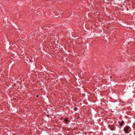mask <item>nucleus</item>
Listing matches in <instances>:
<instances>
[{
  "label": "nucleus",
  "instance_id": "nucleus-1",
  "mask_svg": "<svg viewBox=\"0 0 135 135\" xmlns=\"http://www.w3.org/2000/svg\"><path fill=\"white\" fill-rule=\"evenodd\" d=\"M130 128V127L128 126H126L124 128V131L125 133H129V129Z\"/></svg>",
  "mask_w": 135,
  "mask_h": 135
},
{
  "label": "nucleus",
  "instance_id": "nucleus-2",
  "mask_svg": "<svg viewBox=\"0 0 135 135\" xmlns=\"http://www.w3.org/2000/svg\"><path fill=\"white\" fill-rule=\"evenodd\" d=\"M114 123L113 125H110V129L112 131H115V125H114Z\"/></svg>",
  "mask_w": 135,
  "mask_h": 135
},
{
  "label": "nucleus",
  "instance_id": "nucleus-9",
  "mask_svg": "<svg viewBox=\"0 0 135 135\" xmlns=\"http://www.w3.org/2000/svg\"><path fill=\"white\" fill-rule=\"evenodd\" d=\"M13 43H12V45H13Z\"/></svg>",
  "mask_w": 135,
  "mask_h": 135
},
{
  "label": "nucleus",
  "instance_id": "nucleus-7",
  "mask_svg": "<svg viewBox=\"0 0 135 135\" xmlns=\"http://www.w3.org/2000/svg\"><path fill=\"white\" fill-rule=\"evenodd\" d=\"M113 121H114L113 120L112 121H111V122H112V123H115L114 122H113Z\"/></svg>",
  "mask_w": 135,
  "mask_h": 135
},
{
  "label": "nucleus",
  "instance_id": "nucleus-8",
  "mask_svg": "<svg viewBox=\"0 0 135 135\" xmlns=\"http://www.w3.org/2000/svg\"><path fill=\"white\" fill-rule=\"evenodd\" d=\"M36 97H38V95H37L36 96Z\"/></svg>",
  "mask_w": 135,
  "mask_h": 135
},
{
  "label": "nucleus",
  "instance_id": "nucleus-10",
  "mask_svg": "<svg viewBox=\"0 0 135 135\" xmlns=\"http://www.w3.org/2000/svg\"><path fill=\"white\" fill-rule=\"evenodd\" d=\"M111 25L110 26V28H111Z\"/></svg>",
  "mask_w": 135,
  "mask_h": 135
},
{
  "label": "nucleus",
  "instance_id": "nucleus-6",
  "mask_svg": "<svg viewBox=\"0 0 135 135\" xmlns=\"http://www.w3.org/2000/svg\"><path fill=\"white\" fill-rule=\"evenodd\" d=\"M77 109H78V108L76 107H75L74 108L75 110V111L77 110Z\"/></svg>",
  "mask_w": 135,
  "mask_h": 135
},
{
  "label": "nucleus",
  "instance_id": "nucleus-3",
  "mask_svg": "<svg viewBox=\"0 0 135 135\" xmlns=\"http://www.w3.org/2000/svg\"><path fill=\"white\" fill-rule=\"evenodd\" d=\"M96 78L98 77V79L99 80L102 78V76L101 75H96Z\"/></svg>",
  "mask_w": 135,
  "mask_h": 135
},
{
  "label": "nucleus",
  "instance_id": "nucleus-5",
  "mask_svg": "<svg viewBox=\"0 0 135 135\" xmlns=\"http://www.w3.org/2000/svg\"><path fill=\"white\" fill-rule=\"evenodd\" d=\"M124 123V122L123 121H122L121 123L120 124V125L121 126H122Z\"/></svg>",
  "mask_w": 135,
  "mask_h": 135
},
{
  "label": "nucleus",
  "instance_id": "nucleus-4",
  "mask_svg": "<svg viewBox=\"0 0 135 135\" xmlns=\"http://www.w3.org/2000/svg\"><path fill=\"white\" fill-rule=\"evenodd\" d=\"M64 120L66 122H67L69 120V119L67 118H65Z\"/></svg>",
  "mask_w": 135,
  "mask_h": 135
}]
</instances>
